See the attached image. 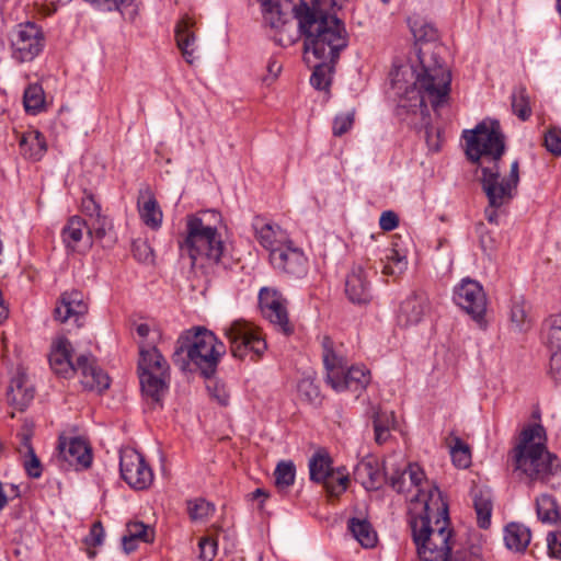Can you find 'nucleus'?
<instances>
[{
	"instance_id": "obj_14",
	"label": "nucleus",
	"mask_w": 561,
	"mask_h": 561,
	"mask_svg": "<svg viewBox=\"0 0 561 561\" xmlns=\"http://www.w3.org/2000/svg\"><path fill=\"white\" fill-rule=\"evenodd\" d=\"M119 472L122 479L135 490H145L153 481V472L144 456L130 447L119 451Z\"/></svg>"
},
{
	"instance_id": "obj_62",
	"label": "nucleus",
	"mask_w": 561,
	"mask_h": 561,
	"mask_svg": "<svg viewBox=\"0 0 561 561\" xmlns=\"http://www.w3.org/2000/svg\"><path fill=\"white\" fill-rule=\"evenodd\" d=\"M374 428L376 442L379 444L386 442L389 436V430L387 426L381 424L379 416L374 420Z\"/></svg>"
},
{
	"instance_id": "obj_22",
	"label": "nucleus",
	"mask_w": 561,
	"mask_h": 561,
	"mask_svg": "<svg viewBox=\"0 0 561 561\" xmlns=\"http://www.w3.org/2000/svg\"><path fill=\"white\" fill-rule=\"evenodd\" d=\"M195 21L187 14H184L175 24L174 33L176 45L182 53L183 58L190 65L198 58L197 36L193 31Z\"/></svg>"
},
{
	"instance_id": "obj_36",
	"label": "nucleus",
	"mask_w": 561,
	"mask_h": 561,
	"mask_svg": "<svg viewBox=\"0 0 561 561\" xmlns=\"http://www.w3.org/2000/svg\"><path fill=\"white\" fill-rule=\"evenodd\" d=\"M215 504L203 499L195 497L186 501V512L193 523H206L215 514Z\"/></svg>"
},
{
	"instance_id": "obj_19",
	"label": "nucleus",
	"mask_w": 561,
	"mask_h": 561,
	"mask_svg": "<svg viewBox=\"0 0 561 561\" xmlns=\"http://www.w3.org/2000/svg\"><path fill=\"white\" fill-rule=\"evenodd\" d=\"M255 238L261 247L268 251L270 255L277 252L291 240L289 233L279 225L255 217L253 220Z\"/></svg>"
},
{
	"instance_id": "obj_21",
	"label": "nucleus",
	"mask_w": 561,
	"mask_h": 561,
	"mask_svg": "<svg viewBox=\"0 0 561 561\" xmlns=\"http://www.w3.org/2000/svg\"><path fill=\"white\" fill-rule=\"evenodd\" d=\"M370 382V373L364 366H351L344 368L331 379L328 385L336 392L351 391L360 393Z\"/></svg>"
},
{
	"instance_id": "obj_11",
	"label": "nucleus",
	"mask_w": 561,
	"mask_h": 561,
	"mask_svg": "<svg viewBox=\"0 0 561 561\" xmlns=\"http://www.w3.org/2000/svg\"><path fill=\"white\" fill-rule=\"evenodd\" d=\"M310 480L323 484L330 497H339L347 489L350 478L344 467L332 468V459L324 450H318L309 459Z\"/></svg>"
},
{
	"instance_id": "obj_12",
	"label": "nucleus",
	"mask_w": 561,
	"mask_h": 561,
	"mask_svg": "<svg viewBox=\"0 0 561 561\" xmlns=\"http://www.w3.org/2000/svg\"><path fill=\"white\" fill-rule=\"evenodd\" d=\"M233 357L243 359L249 354L252 359L260 357L266 350V343L260 332L250 323L237 320L225 329Z\"/></svg>"
},
{
	"instance_id": "obj_17",
	"label": "nucleus",
	"mask_w": 561,
	"mask_h": 561,
	"mask_svg": "<svg viewBox=\"0 0 561 561\" xmlns=\"http://www.w3.org/2000/svg\"><path fill=\"white\" fill-rule=\"evenodd\" d=\"M263 316L284 334H290L293 327L288 319L286 299L275 289L264 287L259 293Z\"/></svg>"
},
{
	"instance_id": "obj_28",
	"label": "nucleus",
	"mask_w": 561,
	"mask_h": 561,
	"mask_svg": "<svg viewBox=\"0 0 561 561\" xmlns=\"http://www.w3.org/2000/svg\"><path fill=\"white\" fill-rule=\"evenodd\" d=\"M138 213L147 227L152 230H158L161 227L163 214L156 197L149 191L140 194L138 198Z\"/></svg>"
},
{
	"instance_id": "obj_53",
	"label": "nucleus",
	"mask_w": 561,
	"mask_h": 561,
	"mask_svg": "<svg viewBox=\"0 0 561 561\" xmlns=\"http://www.w3.org/2000/svg\"><path fill=\"white\" fill-rule=\"evenodd\" d=\"M133 254L141 263L148 264L153 262V251L149 243L144 240L133 242Z\"/></svg>"
},
{
	"instance_id": "obj_15",
	"label": "nucleus",
	"mask_w": 561,
	"mask_h": 561,
	"mask_svg": "<svg viewBox=\"0 0 561 561\" xmlns=\"http://www.w3.org/2000/svg\"><path fill=\"white\" fill-rule=\"evenodd\" d=\"M43 33L33 22L19 24L11 36L13 56L21 62L33 60L43 48Z\"/></svg>"
},
{
	"instance_id": "obj_50",
	"label": "nucleus",
	"mask_w": 561,
	"mask_h": 561,
	"mask_svg": "<svg viewBox=\"0 0 561 561\" xmlns=\"http://www.w3.org/2000/svg\"><path fill=\"white\" fill-rule=\"evenodd\" d=\"M103 11H123L133 4L134 0H83Z\"/></svg>"
},
{
	"instance_id": "obj_39",
	"label": "nucleus",
	"mask_w": 561,
	"mask_h": 561,
	"mask_svg": "<svg viewBox=\"0 0 561 561\" xmlns=\"http://www.w3.org/2000/svg\"><path fill=\"white\" fill-rule=\"evenodd\" d=\"M275 485L280 493L287 492V490L294 484L296 477V467L293 461H280L277 463L275 471Z\"/></svg>"
},
{
	"instance_id": "obj_32",
	"label": "nucleus",
	"mask_w": 561,
	"mask_h": 561,
	"mask_svg": "<svg viewBox=\"0 0 561 561\" xmlns=\"http://www.w3.org/2000/svg\"><path fill=\"white\" fill-rule=\"evenodd\" d=\"M536 513L538 519L548 525L561 520V512L556 499L549 494H542L536 499Z\"/></svg>"
},
{
	"instance_id": "obj_30",
	"label": "nucleus",
	"mask_w": 561,
	"mask_h": 561,
	"mask_svg": "<svg viewBox=\"0 0 561 561\" xmlns=\"http://www.w3.org/2000/svg\"><path fill=\"white\" fill-rule=\"evenodd\" d=\"M473 506L480 528L488 529L491 525L493 495L489 489L476 488L472 491Z\"/></svg>"
},
{
	"instance_id": "obj_49",
	"label": "nucleus",
	"mask_w": 561,
	"mask_h": 561,
	"mask_svg": "<svg viewBox=\"0 0 561 561\" xmlns=\"http://www.w3.org/2000/svg\"><path fill=\"white\" fill-rule=\"evenodd\" d=\"M354 124V111L342 113L335 116L333 121V135L340 137L347 133Z\"/></svg>"
},
{
	"instance_id": "obj_16",
	"label": "nucleus",
	"mask_w": 561,
	"mask_h": 561,
	"mask_svg": "<svg viewBox=\"0 0 561 561\" xmlns=\"http://www.w3.org/2000/svg\"><path fill=\"white\" fill-rule=\"evenodd\" d=\"M272 266L291 278H302L308 274L309 260L305 251L293 240L270 255Z\"/></svg>"
},
{
	"instance_id": "obj_44",
	"label": "nucleus",
	"mask_w": 561,
	"mask_h": 561,
	"mask_svg": "<svg viewBox=\"0 0 561 561\" xmlns=\"http://www.w3.org/2000/svg\"><path fill=\"white\" fill-rule=\"evenodd\" d=\"M450 456L453 463L458 468L465 469L471 462L469 446L465 444L459 437L453 438V445H450Z\"/></svg>"
},
{
	"instance_id": "obj_9",
	"label": "nucleus",
	"mask_w": 561,
	"mask_h": 561,
	"mask_svg": "<svg viewBox=\"0 0 561 561\" xmlns=\"http://www.w3.org/2000/svg\"><path fill=\"white\" fill-rule=\"evenodd\" d=\"M137 369L144 399L152 408L161 407L170 383L167 359L156 346L140 343Z\"/></svg>"
},
{
	"instance_id": "obj_4",
	"label": "nucleus",
	"mask_w": 561,
	"mask_h": 561,
	"mask_svg": "<svg viewBox=\"0 0 561 561\" xmlns=\"http://www.w3.org/2000/svg\"><path fill=\"white\" fill-rule=\"evenodd\" d=\"M298 39L304 37V58L336 62L348 45V34L342 20L324 8L310 7L298 13Z\"/></svg>"
},
{
	"instance_id": "obj_31",
	"label": "nucleus",
	"mask_w": 561,
	"mask_h": 561,
	"mask_svg": "<svg viewBox=\"0 0 561 561\" xmlns=\"http://www.w3.org/2000/svg\"><path fill=\"white\" fill-rule=\"evenodd\" d=\"M383 469L385 472L380 469L376 460H364L357 466L356 474L362 479L365 489L377 490L382 485L385 476L388 473L387 465H385Z\"/></svg>"
},
{
	"instance_id": "obj_34",
	"label": "nucleus",
	"mask_w": 561,
	"mask_h": 561,
	"mask_svg": "<svg viewBox=\"0 0 561 561\" xmlns=\"http://www.w3.org/2000/svg\"><path fill=\"white\" fill-rule=\"evenodd\" d=\"M348 530L353 537L365 548H373L377 542V534L366 519L351 518Z\"/></svg>"
},
{
	"instance_id": "obj_33",
	"label": "nucleus",
	"mask_w": 561,
	"mask_h": 561,
	"mask_svg": "<svg viewBox=\"0 0 561 561\" xmlns=\"http://www.w3.org/2000/svg\"><path fill=\"white\" fill-rule=\"evenodd\" d=\"M336 62L328 60H314L307 64L313 69L310 77L311 85L317 90H327L331 84V75Z\"/></svg>"
},
{
	"instance_id": "obj_5",
	"label": "nucleus",
	"mask_w": 561,
	"mask_h": 561,
	"mask_svg": "<svg viewBox=\"0 0 561 561\" xmlns=\"http://www.w3.org/2000/svg\"><path fill=\"white\" fill-rule=\"evenodd\" d=\"M221 215L208 209L185 217L183 238L179 240L182 255L191 259L192 266L198 260H207L209 264L222 263L227 255V244L221 234Z\"/></svg>"
},
{
	"instance_id": "obj_37",
	"label": "nucleus",
	"mask_w": 561,
	"mask_h": 561,
	"mask_svg": "<svg viewBox=\"0 0 561 561\" xmlns=\"http://www.w3.org/2000/svg\"><path fill=\"white\" fill-rule=\"evenodd\" d=\"M23 104L25 112L36 115L45 107V92L41 84L31 83L26 87L23 94Z\"/></svg>"
},
{
	"instance_id": "obj_8",
	"label": "nucleus",
	"mask_w": 561,
	"mask_h": 561,
	"mask_svg": "<svg viewBox=\"0 0 561 561\" xmlns=\"http://www.w3.org/2000/svg\"><path fill=\"white\" fill-rule=\"evenodd\" d=\"M73 348L70 341L64 336L53 341L48 362L54 374L61 378L81 376L82 386L92 391L102 392L110 387L108 376L96 365L90 354H81L76 362L72 359Z\"/></svg>"
},
{
	"instance_id": "obj_2",
	"label": "nucleus",
	"mask_w": 561,
	"mask_h": 561,
	"mask_svg": "<svg viewBox=\"0 0 561 561\" xmlns=\"http://www.w3.org/2000/svg\"><path fill=\"white\" fill-rule=\"evenodd\" d=\"M466 140V154L478 165L481 175L479 181L485 196L493 204L507 199L511 191L519 183V162L514 160L510 174L501 175L500 162L506 151L505 136L497 121L484 119L473 129L462 133Z\"/></svg>"
},
{
	"instance_id": "obj_35",
	"label": "nucleus",
	"mask_w": 561,
	"mask_h": 561,
	"mask_svg": "<svg viewBox=\"0 0 561 561\" xmlns=\"http://www.w3.org/2000/svg\"><path fill=\"white\" fill-rule=\"evenodd\" d=\"M23 154L28 159L38 161L47 150L45 137L37 130L24 136L20 142Z\"/></svg>"
},
{
	"instance_id": "obj_52",
	"label": "nucleus",
	"mask_w": 561,
	"mask_h": 561,
	"mask_svg": "<svg viewBox=\"0 0 561 561\" xmlns=\"http://www.w3.org/2000/svg\"><path fill=\"white\" fill-rule=\"evenodd\" d=\"M545 147L550 153H552L554 156L561 154V129L560 128L552 127L545 134Z\"/></svg>"
},
{
	"instance_id": "obj_6",
	"label": "nucleus",
	"mask_w": 561,
	"mask_h": 561,
	"mask_svg": "<svg viewBox=\"0 0 561 561\" xmlns=\"http://www.w3.org/2000/svg\"><path fill=\"white\" fill-rule=\"evenodd\" d=\"M225 353V344L211 331L194 327L180 335L172 359L180 369L186 370L192 364L204 377L209 378Z\"/></svg>"
},
{
	"instance_id": "obj_61",
	"label": "nucleus",
	"mask_w": 561,
	"mask_h": 561,
	"mask_svg": "<svg viewBox=\"0 0 561 561\" xmlns=\"http://www.w3.org/2000/svg\"><path fill=\"white\" fill-rule=\"evenodd\" d=\"M81 210L88 217V219L102 214L100 204H98L91 195L82 198Z\"/></svg>"
},
{
	"instance_id": "obj_1",
	"label": "nucleus",
	"mask_w": 561,
	"mask_h": 561,
	"mask_svg": "<svg viewBox=\"0 0 561 561\" xmlns=\"http://www.w3.org/2000/svg\"><path fill=\"white\" fill-rule=\"evenodd\" d=\"M424 479V471L417 465H409L404 469L393 470L389 483L398 493H409L415 489L416 493L411 501L423 504V514L414 516L410 522L421 561H448L451 547L449 534L445 530L447 519L435 522V527L431 524L432 505L439 510L442 494L435 485L425 490L422 486Z\"/></svg>"
},
{
	"instance_id": "obj_18",
	"label": "nucleus",
	"mask_w": 561,
	"mask_h": 561,
	"mask_svg": "<svg viewBox=\"0 0 561 561\" xmlns=\"http://www.w3.org/2000/svg\"><path fill=\"white\" fill-rule=\"evenodd\" d=\"M58 449L61 461L60 467L65 470L69 468L82 470L91 466L92 454L84 439L72 437L67 442L60 438Z\"/></svg>"
},
{
	"instance_id": "obj_29",
	"label": "nucleus",
	"mask_w": 561,
	"mask_h": 561,
	"mask_svg": "<svg viewBox=\"0 0 561 561\" xmlns=\"http://www.w3.org/2000/svg\"><path fill=\"white\" fill-rule=\"evenodd\" d=\"M531 531L524 524L512 522L504 528V542L514 552H524L530 543Z\"/></svg>"
},
{
	"instance_id": "obj_43",
	"label": "nucleus",
	"mask_w": 561,
	"mask_h": 561,
	"mask_svg": "<svg viewBox=\"0 0 561 561\" xmlns=\"http://www.w3.org/2000/svg\"><path fill=\"white\" fill-rule=\"evenodd\" d=\"M85 225L88 237L96 240H102L112 228L111 220L103 214L87 219Z\"/></svg>"
},
{
	"instance_id": "obj_55",
	"label": "nucleus",
	"mask_w": 561,
	"mask_h": 561,
	"mask_svg": "<svg viewBox=\"0 0 561 561\" xmlns=\"http://www.w3.org/2000/svg\"><path fill=\"white\" fill-rule=\"evenodd\" d=\"M297 389L299 394L309 401H312L319 397V389L314 385L313 380L309 377L300 379Z\"/></svg>"
},
{
	"instance_id": "obj_27",
	"label": "nucleus",
	"mask_w": 561,
	"mask_h": 561,
	"mask_svg": "<svg viewBox=\"0 0 561 561\" xmlns=\"http://www.w3.org/2000/svg\"><path fill=\"white\" fill-rule=\"evenodd\" d=\"M34 389L24 374H18L10 382L7 399L16 410L23 411L32 402Z\"/></svg>"
},
{
	"instance_id": "obj_47",
	"label": "nucleus",
	"mask_w": 561,
	"mask_h": 561,
	"mask_svg": "<svg viewBox=\"0 0 561 561\" xmlns=\"http://www.w3.org/2000/svg\"><path fill=\"white\" fill-rule=\"evenodd\" d=\"M517 186L518 185H515L514 188L511 191L510 197H507V199L504 198L501 203L493 204L490 197L486 196L489 205L485 208L484 213L485 218L490 224L499 225L500 209L507 206L513 201L517 192Z\"/></svg>"
},
{
	"instance_id": "obj_46",
	"label": "nucleus",
	"mask_w": 561,
	"mask_h": 561,
	"mask_svg": "<svg viewBox=\"0 0 561 561\" xmlns=\"http://www.w3.org/2000/svg\"><path fill=\"white\" fill-rule=\"evenodd\" d=\"M410 27L416 42L428 43L435 41L438 36L435 26L422 20L412 22Z\"/></svg>"
},
{
	"instance_id": "obj_57",
	"label": "nucleus",
	"mask_w": 561,
	"mask_h": 561,
	"mask_svg": "<svg viewBox=\"0 0 561 561\" xmlns=\"http://www.w3.org/2000/svg\"><path fill=\"white\" fill-rule=\"evenodd\" d=\"M104 540V529L100 522L94 523L91 528L89 535L84 538V543L88 547H96L101 546Z\"/></svg>"
},
{
	"instance_id": "obj_48",
	"label": "nucleus",
	"mask_w": 561,
	"mask_h": 561,
	"mask_svg": "<svg viewBox=\"0 0 561 561\" xmlns=\"http://www.w3.org/2000/svg\"><path fill=\"white\" fill-rule=\"evenodd\" d=\"M218 543L211 537H203L198 541V560L213 561L217 554Z\"/></svg>"
},
{
	"instance_id": "obj_60",
	"label": "nucleus",
	"mask_w": 561,
	"mask_h": 561,
	"mask_svg": "<svg viewBox=\"0 0 561 561\" xmlns=\"http://www.w3.org/2000/svg\"><path fill=\"white\" fill-rule=\"evenodd\" d=\"M399 225V217L392 210L382 211L379 218V226L383 231H391Z\"/></svg>"
},
{
	"instance_id": "obj_25",
	"label": "nucleus",
	"mask_w": 561,
	"mask_h": 561,
	"mask_svg": "<svg viewBox=\"0 0 561 561\" xmlns=\"http://www.w3.org/2000/svg\"><path fill=\"white\" fill-rule=\"evenodd\" d=\"M322 359L325 368L327 383L331 379H335L344 368L347 367L348 362L343 352L342 345H336L330 336H323L322 342Z\"/></svg>"
},
{
	"instance_id": "obj_23",
	"label": "nucleus",
	"mask_w": 561,
	"mask_h": 561,
	"mask_svg": "<svg viewBox=\"0 0 561 561\" xmlns=\"http://www.w3.org/2000/svg\"><path fill=\"white\" fill-rule=\"evenodd\" d=\"M345 294L351 302L366 305L371 298V286L362 266H354L345 280Z\"/></svg>"
},
{
	"instance_id": "obj_64",
	"label": "nucleus",
	"mask_w": 561,
	"mask_h": 561,
	"mask_svg": "<svg viewBox=\"0 0 561 561\" xmlns=\"http://www.w3.org/2000/svg\"><path fill=\"white\" fill-rule=\"evenodd\" d=\"M251 500H259L261 499V504L268 497V493L261 488L255 489L251 494ZM262 507V505H260Z\"/></svg>"
},
{
	"instance_id": "obj_56",
	"label": "nucleus",
	"mask_w": 561,
	"mask_h": 561,
	"mask_svg": "<svg viewBox=\"0 0 561 561\" xmlns=\"http://www.w3.org/2000/svg\"><path fill=\"white\" fill-rule=\"evenodd\" d=\"M549 375L561 387V350L551 351Z\"/></svg>"
},
{
	"instance_id": "obj_13",
	"label": "nucleus",
	"mask_w": 561,
	"mask_h": 561,
	"mask_svg": "<svg viewBox=\"0 0 561 561\" xmlns=\"http://www.w3.org/2000/svg\"><path fill=\"white\" fill-rule=\"evenodd\" d=\"M453 300L480 327L485 324L486 295L482 285L472 278H462L453 290Z\"/></svg>"
},
{
	"instance_id": "obj_45",
	"label": "nucleus",
	"mask_w": 561,
	"mask_h": 561,
	"mask_svg": "<svg viewBox=\"0 0 561 561\" xmlns=\"http://www.w3.org/2000/svg\"><path fill=\"white\" fill-rule=\"evenodd\" d=\"M386 260L382 267L385 275L397 276L402 274L407 268L408 262L405 256L400 255L396 250H391L389 254L386 255Z\"/></svg>"
},
{
	"instance_id": "obj_59",
	"label": "nucleus",
	"mask_w": 561,
	"mask_h": 561,
	"mask_svg": "<svg viewBox=\"0 0 561 561\" xmlns=\"http://www.w3.org/2000/svg\"><path fill=\"white\" fill-rule=\"evenodd\" d=\"M547 548L551 557L561 560V533L550 531L547 535Z\"/></svg>"
},
{
	"instance_id": "obj_20",
	"label": "nucleus",
	"mask_w": 561,
	"mask_h": 561,
	"mask_svg": "<svg viewBox=\"0 0 561 561\" xmlns=\"http://www.w3.org/2000/svg\"><path fill=\"white\" fill-rule=\"evenodd\" d=\"M88 311V305L83 299V294L77 290L66 291L54 310L55 320L64 323L73 320L77 327H81V320Z\"/></svg>"
},
{
	"instance_id": "obj_54",
	"label": "nucleus",
	"mask_w": 561,
	"mask_h": 561,
	"mask_svg": "<svg viewBox=\"0 0 561 561\" xmlns=\"http://www.w3.org/2000/svg\"><path fill=\"white\" fill-rule=\"evenodd\" d=\"M28 477L37 479L42 476V466L35 451L21 458Z\"/></svg>"
},
{
	"instance_id": "obj_26",
	"label": "nucleus",
	"mask_w": 561,
	"mask_h": 561,
	"mask_svg": "<svg viewBox=\"0 0 561 561\" xmlns=\"http://www.w3.org/2000/svg\"><path fill=\"white\" fill-rule=\"evenodd\" d=\"M154 540V529L142 522H129L122 536V547L126 553L138 548L140 542L149 543Z\"/></svg>"
},
{
	"instance_id": "obj_24",
	"label": "nucleus",
	"mask_w": 561,
	"mask_h": 561,
	"mask_svg": "<svg viewBox=\"0 0 561 561\" xmlns=\"http://www.w3.org/2000/svg\"><path fill=\"white\" fill-rule=\"evenodd\" d=\"M430 310L428 297L424 293H412L400 305L398 320L403 325L420 323Z\"/></svg>"
},
{
	"instance_id": "obj_3",
	"label": "nucleus",
	"mask_w": 561,
	"mask_h": 561,
	"mask_svg": "<svg viewBox=\"0 0 561 561\" xmlns=\"http://www.w3.org/2000/svg\"><path fill=\"white\" fill-rule=\"evenodd\" d=\"M416 55L419 65L399 67L392 73L391 85L398 96L414 101V105L425 110L428 102L437 111L448 99L450 71L440 64L435 53L420 47Z\"/></svg>"
},
{
	"instance_id": "obj_41",
	"label": "nucleus",
	"mask_w": 561,
	"mask_h": 561,
	"mask_svg": "<svg viewBox=\"0 0 561 561\" xmlns=\"http://www.w3.org/2000/svg\"><path fill=\"white\" fill-rule=\"evenodd\" d=\"M84 228L87 229L85 219L80 216H72L69 218L61 231L62 240L68 248H75V245L82 239Z\"/></svg>"
},
{
	"instance_id": "obj_42",
	"label": "nucleus",
	"mask_w": 561,
	"mask_h": 561,
	"mask_svg": "<svg viewBox=\"0 0 561 561\" xmlns=\"http://www.w3.org/2000/svg\"><path fill=\"white\" fill-rule=\"evenodd\" d=\"M510 321L512 328L517 332H526L530 329L531 321L528 318L525 302L522 298L512 301Z\"/></svg>"
},
{
	"instance_id": "obj_10",
	"label": "nucleus",
	"mask_w": 561,
	"mask_h": 561,
	"mask_svg": "<svg viewBox=\"0 0 561 561\" xmlns=\"http://www.w3.org/2000/svg\"><path fill=\"white\" fill-rule=\"evenodd\" d=\"M263 23L276 33L274 42L282 47L294 45L298 41L297 27L300 10L309 9L305 3L295 4L291 0H259Z\"/></svg>"
},
{
	"instance_id": "obj_58",
	"label": "nucleus",
	"mask_w": 561,
	"mask_h": 561,
	"mask_svg": "<svg viewBox=\"0 0 561 561\" xmlns=\"http://www.w3.org/2000/svg\"><path fill=\"white\" fill-rule=\"evenodd\" d=\"M31 437L32 433L30 430H24L18 433L19 445L16 447V450L20 455V458L34 453V448L31 444Z\"/></svg>"
},
{
	"instance_id": "obj_38",
	"label": "nucleus",
	"mask_w": 561,
	"mask_h": 561,
	"mask_svg": "<svg viewBox=\"0 0 561 561\" xmlns=\"http://www.w3.org/2000/svg\"><path fill=\"white\" fill-rule=\"evenodd\" d=\"M513 113L523 122L531 116L530 99L525 87H517L512 92Z\"/></svg>"
},
{
	"instance_id": "obj_7",
	"label": "nucleus",
	"mask_w": 561,
	"mask_h": 561,
	"mask_svg": "<svg viewBox=\"0 0 561 561\" xmlns=\"http://www.w3.org/2000/svg\"><path fill=\"white\" fill-rule=\"evenodd\" d=\"M545 442L543 426L534 424L522 431L520 442L514 449L515 469L531 481L546 482L560 467L557 456L547 450Z\"/></svg>"
},
{
	"instance_id": "obj_63",
	"label": "nucleus",
	"mask_w": 561,
	"mask_h": 561,
	"mask_svg": "<svg viewBox=\"0 0 561 561\" xmlns=\"http://www.w3.org/2000/svg\"><path fill=\"white\" fill-rule=\"evenodd\" d=\"M267 71L276 78L282 71V65L276 59H270L267 64Z\"/></svg>"
},
{
	"instance_id": "obj_51",
	"label": "nucleus",
	"mask_w": 561,
	"mask_h": 561,
	"mask_svg": "<svg viewBox=\"0 0 561 561\" xmlns=\"http://www.w3.org/2000/svg\"><path fill=\"white\" fill-rule=\"evenodd\" d=\"M207 391L209 396L216 400L220 405H227L229 403L230 394L224 383H220L215 380H209L207 382Z\"/></svg>"
},
{
	"instance_id": "obj_40",
	"label": "nucleus",
	"mask_w": 561,
	"mask_h": 561,
	"mask_svg": "<svg viewBox=\"0 0 561 561\" xmlns=\"http://www.w3.org/2000/svg\"><path fill=\"white\" fill-rule=\"evenodd\" d=\"M547 344L551 351H561V311L549 316L543 324Z\"/></svg>"
}]
</instances>
